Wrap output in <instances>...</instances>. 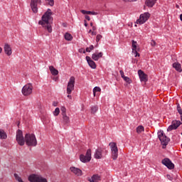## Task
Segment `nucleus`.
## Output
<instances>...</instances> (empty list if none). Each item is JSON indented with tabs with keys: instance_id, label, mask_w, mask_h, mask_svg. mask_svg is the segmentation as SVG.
<instances>
[{
	"instance_id": "nucleus-42",
	"label": "nucleus",
	"mask_w": 182,
	"mask_h": 182,
	"mask_svg": "<svg viewBox=\"0 0 182 182\" xmlns=\"http://www.w3.org/2000/svg\"><path fill=\"white\" fill-rule=\"evenodd\" d=\"M124 2H136L137 0H122Z\"/></svg>"
},
{
	"instance_id": "nucleus-46",
	"label": "nucleus",
	"mask_w": 182,
	"mask_h": 182,
	"mask_svg": "<svg viewBox=\"0 0 182 182\" xmlns=\"http://www.w3.org/2000/svg\"><path fill=\"white\" fill-rule=\"evenodd\" d=\"M93 49H95V46H93V45H91L90 46V50L91 51V50H93Z\"/></svg>"
},
{
	"instance_id": "nucleus-19",
	"label": "nucleus",
	"mask_w": 182,
	"mask_h": 182,
	"mask_svg": "<svg viewBox=\"0 0 182 182\" xmlns=\"http://www.w3.org/2000/svg\"><path fill=\"white\" fill-rule=\"evenodd\" d=\"M172 66L176 72H178L179 73H182L181 64H180V63H173Z\"/></svg>"
},
{
	"instance_id": "nucleus-24",
	"label": "nucleus",
	"mask_w": 182,
	"mask_h": 182,
	"mask_svg": "<svg viewBox=\"0 0 182 182\" xmlns=\"http://www.w3.org/2000/svg\"><path fill=\"white\" fill-rule=\"evenodd\" d=\"M7 137L8 135H6V132L0 129V139H1V140H6Z\"/></svg>"
},
{
	"instance_id": "nucleus-33",
	"label": "nucleus",
	"mask_w": 182,
	"mask_h": 182,
	"mask_svg": "<svg viewBox=\"0 0 182 182\" xmlns=\"http://www.w3.org/2000/svg\"><path fill=\"white\" fill-rule=\"evenodd\" d=\"M60 110H61V114H62V116H65V114H66V107H62L60 108Z\"/></svg>"
},
{
	"instance_id": "nucleus-56",
	"label": "nucleus",
	"mask_w": 182,
	"mask_h": 182,
	"mask_svg": "<svg viewBox=\"0 0 182 182\" xmlns=\"http://www.w3.org/2000/svg\"><path fill=\"white\" fill-rule=\"evenodd\" d=\"M97 46H99V44H97V45L95 46V48H97Z\"/></svg>"
},
{
	"instance_id": "nucleus-18",
	"label": "nucleus",
	"mask_w": 182,
	"mask_h": 182,
	"mask_svg": "<svg viewBox=\"0 0 182 182\" xmlns=\"http://www.w3.org/2000/svg\"><path fill=\"white\" fill-rule=\"evenodd\" d=\"M100 58H103V53L102 52H100L99 53H95L92 55V60L97 61V60H99V59H100Z\"/></svg>"
},
{
	"instance_id": "nucleus-49",
	"label": "nucleus",
	"mask_w": 182,
	"mask_h": 182,
	"mask_svg": "<svg viewBox=\"0 0 182 182\" xmlns=\"http://www.w3.org/2000/svg\"><path fill=\"white\" fill-rule=\"evenodd\" d=\"M84 22H85V26L87 28V21H86V20H84Z\"/></svg>"
},
{
	"instance_id": "nucleus-10",
	"label": "nucleus",
	"mask_w": 182,
	"mask_h": 182,
	"mask_svg": "<svg viewBox=\"0 0 182 182\" xmlns=\"http://www.w3.org/2000/svg\"><path fill=\"white\" fill-rule=\"evenodd\" d=\"M161 164L165 166V167L168 168V170H174L175 166L170 159L164 158L162 159Z\"/></svg>"
},
{
	"instance_id": "nucleus-50",
	"label": "nucleus",
	"mask_w": 182,
	"mask_h": 182,
	"mask_svg": "<svg viewBox=\"0 0 182 182\" xmlns=\"http://www.w3.org/2000/svg\"><path fill=\"white\" fill-rule=\"evenodd\" d=\"M92 28V31H96V26H93Z\"/></svg>"
},
{
	"instance_id": "nucleus-44",
	"label": "nucleus",
	"mask_w": 182,
	"mask_h": 182,
	"mask_svg": "<svg viewBox=\"0 0 182 182\" xmlns=\"http://www.w3.org/2000/svg\"><path fill=\"white\" fill-rule=\"evenodd\" d=\"M80 53H86V51L83 48L79 50Z\"/></svg>"
},
{
	"instance_id": "nucleus-14",
	"label": "nucleus",
	"mask_w": 182,
	"mask_h": 182,
	"mask_svg": "<svg viewBox=\"0 0 182 182\" xmlns=\"http://www.w3.org/2000/svg\"><path fill=\"white\" fill-rule=\"evenodd\" d=\"M85 59L90 66V68H91V69H96L97 66H96V63H95V61L93 60H92V58L90 56H86Z\"/></svg>"
},
{
	"instance_id": "nucleus-5",
	"label": "nucleus",
	"mask_w": 182,
	"mask_h": 182,
	"mask_svg": "<svg viewBox=\"0 0 182 182\" xmlns=\"http://www.w3.org/2000/svg\"><path fill=\"white\" fill-rule=\"evenodd\" d=\"M80 160L82 163H89L92 160V149H87L85 155L80 154Z\"/></svg>"
},
{
	"instance_id": "nucleus-8",
	"label": "nucleus",
	"mask_w": 182,
	"mask_h": 182,
	"mask_svg": "<svg viewBox=\"0 0 182 182\" xmlns=\"http://www.w3.org/2000/svg\"><path fill=\"white\" fill-rule=\"evenodd\" d=\"M33 89V86L32 85V83L26 84L21 90L22 94L23 96H29V95L32 94Z\"/></svg>"
},
{
	"instance_id": "nucleus-23",
	"label": "nucleus",
	"mask_w": 182,
	"mask_h": 182,
	"mask_svg": "<svg viewBox=\"0 0 182 182\" xmlns=\"http://www.w3.org/2000/svg\"><path fill=\"white\" fill-rule=\"evenodd\" d=\"M81 14L83 15H97V13L95 11H86V10H81Z\"/></svg>"
},
{
	"instance_id": "nucleus-3",
	"label": "nucleus",
	"mask_w": 182,
	"mask_h": 182,
	"mask_svg": "<svg viewBox=\"0 0 182 182\" xmlns=\"http://www.w3.org/2000/svg\"><path fill=\"white\" fill-rule=\"evenodd\" d=\"M157 134L158 139H159L161 144L162 145V149H166V147H167V144L170 142V138L166 136V134H164V131L163 130L159 131Z\"/></svg>"
},
{
	"instance_id": "nucleus-21",
	"label": "nucleus",
	"mask_w": 182,
	"mask_h": 182,
	"mask_svg": "<svg viewBox=\"0 0 182 182\" xmlns=\"http://www.w3.org/2000/svg\"><path fill=\"white\" fill-rule=\"evenodd\" d=\"M157 0H146L145 5L148 6V8H153L154 5H156Z\"/></svg>"
},
{
	"instance_id": "nucleus-40",
	"label": "nucleus",
	"mask_w": 182,
	"mask_h": 182,
	"mask_svg": "<svg viewBox=\"0 0 182 182\" xmlns=\"http://www.w3.org/2000/svg\"><path fill=\"white\" fill-rule=\"evenodd\" d=\"M133 53H135V58H137V56H140V53L137 52V50L132 51Z\"/></svg>"
},
{
	"instance_id": "nucleus-20",
	"label": "nucleus",
	"mask_w": 182,
	"mask_h": 182,
	"mask_svg": "<svg viewBox=\"0 0 182 182\" xmlns=\"http://www.w3.org/2000/svg\"><path fill=\"white\" fill-rule=\"evenodd\" d=\"M102 151H103L101 149H96L95 150V153L94 154L95 159H97V160H99V159H102Z\"/></svg>"
},
{
	"instance_id": "nucleus-9",
	"label": "nucleus",
	"mask_w": 182,
	"mask_h": 182,
	"mask_svg": "<svg viewBox=\"0 0 182 182\" xmlns=\"http://www.w3.org/2000/svg\"><path fill=\"white\" fill-rule=\"evenodd\" d=\"M149 18H150V13L149 12L141 14L139 18L136 20V23H139V25H143V23H146V22L149 21Z\"/></svg>"
},
{
	"instance_id": "nucleus-57",
	"label": "nucleus",
	"mask_w": 182,
	"mask_h": 182,
	"mask_svg": "<svg viewBox=\"0 0 182 182\" xmlns=\"http://www.w3.org/2000/svg\"><path fill=\"white\" fill-rule=\"evenodd\" d=\"M91 32H92V30H90V31H89V33H90Z\"/></svg>"
},
{
	"instance_id": "nucleus-28",
	"label": "nucleus",
	"mask_w": 182,
	"mask_h": 182,
	"mask_svg": "<svg viewBox=\"0 0 182 182\" xmlns=\"http://www.w3.org/2000/svg\"><path fill=\"white\" fill-rule=\"evenodd\" d=\"M97 110H99V107H97V105H94L91 107V113H92V114H95Z\"/></svg>"
},
{
	"instance_id": "nucleus-12",
	"label": "nucleus",
	"mask_w": 182,
	"mask_h": 182,
	"mask_svg": "<svg viewBox=\"0 0 182 182\" xmlns=\"http://www.w3.org/2000/svg\"><path fill=\"white\" fill-rule=\"evenodd\" d=\"M138 75L139 76L141 82H144V83H146L149 80V76L147 75V74L144 73L143 70H139Z\"/></svg>"
},
{
	"instance_id": "nucleus-26",
	"label": "nucleus",
	"mask_w": 182,
	"mask_h": 182,
	"mask_svg": "<svg viewBox=\"0 0 182 182\" xmlns=\"http://www.w3.org/2000/svg\"><path fill=\"white\" fill-rule=\"evenodd\" d=\"M64 36L65 41H72V39H73V36H72L69 33H65Z\"/></svg>"
},
{
	"instance_id": "nucleus-37",
	"label": "nucleus",
	"mask_w": 182,
	"mask_h": 182,
	"mask_svg": "<svg viewBox=\"0 0 182 182\" xmlns=\"http://www.w3.org/2000/svg\"><path fill=\"white\" fill-rule=\"evenodd\" d=\"M38 182H48V180L42 176H39Z\"/></svg>"
},
{
	"instance_id": "nucleus-13",
	"label": "nucleus",
	"mask_w": 182,
	"mask_h": 182,
	"mask_svg": "<svg viewBox=\"0 0 182 182\" xmlns=\"http://www.w3.org/2000/svg\"><path fill=\"white\" fill-rule=\"evenodd\" d=\"M38 1L39 0H31V8L34 14H38Z\"/></svg>"
},
{
	"instance_id": "nucleus-48",
	"label": "nucleus",
	"mask_w": 182,
	"mask_h": 182,
	"mask_svg": "<svg viewBox=\"0 0 182 182\" xmlns=\"http://www.w3.org/2000/svg\"><path fill=\"white\" fill-rule=\"evenodd\" d=\"M86 52H88L89 53H90V48L89 47L86 48Z\"/></svg>"
},
{
	"instance_id": "nucleus-32",
	"label": "nucleus",
	"mask_w": 182,
	"mask_h": 182,
	"mask_svg": "<svg viewBox=\"0 0 182 182\" xmlns=\"http://www.w3.org/2000/svg\"><path fill=\"white\" fill-rule=\"evenodd\" d=\"M177 112L178 113H179L180 115L182 114V109H181V106H180V104H177Z\"/></svg>"
},
{
	"instance_id": "nucleus-36",
	"label": "nucleus",
	"mask_w": 182,
	"mask_h": 182,
	"mask_svg": "<svg viewBox=\"0 0 182 182\" xmlns=\"http://www.w3.org/2000/svg\"><path fill=\"white\" fill-rule=\"evenodd\" d=\"M103 38V36L100 34L97 35L96 37V42L97 43H99L100 41V39H102Z\"/></svg>"
},
{
	"instance_id": "nucleus-29",
	"label": "nucleus",
	"mask_w": 182,
	"mask_h": 182,
	"mask_svg": "<svg viewBox=\"0 0 182 182\" xmlns=\"http://www.w3.org/2000/svg\"><path fill=\"white\" fill-rule=\"evenodd\" d=\"M141 132H144V127L139 125L136 128V133L140 134Z\"/></svg>"
},
{
	"instance_id": "nucleus-38",
	"label": "nucleus",
	"mask_w": 182,
	"mask_h": 182,
	"mask_svg": "<svg viewBox=\"0 0 182 182\" xmlns=\"http://www.w3.org/2000/svg\"><path fill=\"white\" fill-rule=\"evenodd\" d=\"M47 1L48 2V5H50V6H53V5H55L54 0H47Z\"/></svg>"
},
{
	"instance_id": "nucleus-35",
	"label": "nucleus",
	"mask_w": 182,
	"mask_h": 182,
	"mask_svg": "<svg viewBox=\"0 0 182 182\" xmlns=\"http://www.w3.org/2000/svg\"><path fill=\"white\" fill-rule=\"evenodd\" d=\"M91 178L92 180H95L96 181V180H100V176L99 175H93Z\"/></svg>"
},
{
	"instance_id": "nucleus-47",
	"label": "nucleus",
	"mask_w": 182,
	"mask_h": 182,
	"mask_svg": "<svg viewBox=\"0 0 182 182\" xmlns=\"http://www.w3.org/2000/svg\"><path fill=\"white\" fill-rule=\"evenodd\" d=\"M53 106H54L55 107H56V106H58V102H53Z\"/></svg>"
},
{
	"instance_id": "nucleus-59",
	"label": "nucleus",
	"mask_w": 182,
	"mask_h": 182,
	"mask_svg": "<svg viewBox=\"0 0 182 182\" xmlns=\"http://www.w3.org/2000/svg\"><path fill=\"white\" fill-rule=\"evenodd\" d=\"M181 134H182V132H181Z\"/></svg>"
},
{
	"instance_id": "nucleus-4",
	"label": "nucleus",
	"mask_w": 182,
	"mask_h": 182,
	"mask_svg": "<svg viewBox=\"0 0 182 182\" xmlns=\"http://www.w3.org/2000/svg\"><path fill=\"white\" fill-rule=\"evenodd\" d=\"M112 151V157L113 160H117L119 156V149H117V144L116 142H110L109 144Z\"/></svg>"
},
{
	"instance_id": "nucleus-11",
	"label": "nucleus",
	"mask_w": 182,
	"mask_h": 182,
	"mask_svg": "<svg viewBox=\"0 0 182 182\" xmlns=\"http://www.w3.org/2000/svg\"><path fill=\"white\" fill-rule=\"evenodd\" d=\"M181 124V121L173 120L171 124L168 127L167 132H171V130H176V129Z\"/></svg>"
},
{
	"instance_id": "nucleus-6",
	"label": "nucleus",
	"mask_w": 182,
	"mask_h": 182,
	"mask_svg": "<svg viewBox=\"0 0 182 182\" xmlns=\"http://www.w3.org/2000/svg\"><path fill=\"white\" fill-rule=\"evenodd\" d=\"M73 89H75V77H70L67 87V93L68 95L67 97L72 99V95H70L72 93V90H73Z\"/></svg>"
},
{
	"instance_id": "nucleus-2",
	"label": "nucleus",
	"mask_w": 182,
	"mask_h": 182,
	"mask_svg": "<svg viewBox=\"0 0 182 182\" xmlns=\"http://www.w3.org/2000/svg\"><path fill=\"white\" fill-rule=\"evenodd\" d=\"M25 141L26 146L29 147H35L38 144V141H36V136L33 134H26Z\"/></svg>"
},
{
	"instance_id": "nucleus-34",
	"label": "nucleus",
	"mask_w": 182,
	"mask_h": 182,
	"mask_svg": "<svg viewBox=\"0 0 182 182\" xmlns=\"http://www.w3.org/2000/svg\"><path fill=\"white\" fill-rule=\"evenodd\" d=\"M124 80L127 82V83H132V80H130V78L129 77H124Z\"/></svg>"
},
{
	"instance_id": "nucleus-1",
	"label": "nucleus",
	"mask_w": 182,
	"mask_h": 182,
	"mask_svg": "<svg viewBox=\"0 0 182 182\" xmlns=\"http://www.w3.org/2000/svg\"><path fill=\"white\" fill-rule=\"evenodd\" d=\"M53 14L52 10L50 9H48L47 11H46L42 16L41 20L38 21V25H41L43 28L47 29L49 33H52V26L49 21H50V19H53V18H52Z\"/></svg>"
},
{
	"instance_id": "nucleus-43",
	"label": "nucleus",
	"mask_w": 182,
	"mask_h": 182,
	"mask_svg": "<svg viewBox=\"0 0 182 182\" xmlns=\"http://www.w3.org/2000/svg\"><path fill=\"white\" fill-rule=\"evenodd\" d=\"M151 46H156V41L154 40H151Z\"/></svg>"
},
{
	"instance_id": "nucleus-25",
	"label": "nucleus",
	"mask_w": 182,
	"mask_h": 182,
	"mask_svg": "<svg viewBox=\"0 0 182 182\" xmlns=\"http://www.w3.org/2000/svg\"><path fill=\"white\" fill-rule=\"evenodd\" d=\"M132 52H134V50H137V41L132 40Z\"/></svg>"
},
{
	"instance_id": "nucleus-31",
	"label": "nucleus",
	"mask_w": 182,
	"mask_h": 182,
	"mask_svg": "<svg viewBox=\"0 0 182 182\" xmlns=\"http://www.w3.org/2000/svg\"><path fill=\"white\" fill-rule=\"evenodd\" d=\"M59 113H60V109L58 107L55 108V111L53 112L54 116H59Z\"/></svg>"
},
{
	"instance_id": "nucleus-55",
	"label": "nucleus",
	"mask_w": 182,
	"mask_h": 182,
	"mask_svg": "<svg viewBox=\"0 0 182 182\" xmlns=\"http://www.w3.org/2000/svg\"><path fill=\"white\" fill-rule=\"evenodd\" d=\"M90 26H92V27L93 26V23H92V22L90 23Z\"/></svg>"
},
{
	"instance_id": "nucleus-22",
	"label": "nucleus",
	"mask_w": 182,
	"mask_h": 182,
	"mask_svg": "<svg viewBox=\"0 0 182 182\" xmlns=\"http://www.w3.org/2000/svg\"><path fill=\"white\" fill-rule=\"evenodd\" d=\"M49 69H50V72L53 75V76H57V75H58L59 71H58V70H56V68H55V67H53V65H50L49 67Z\"/></svg>"
},
{
	"instance_id": "nucleus-17",
	"label": "nucleus",
	"mask_w": 182,
	"mask_h": 182,
	"mask_svg": "<svg viewBox=\"0 0 182 182\" xmlns=\"http://www.w3.org/2000/svg\"><path fill=\"white\" fill-rule=\"evenodd\" d=\"M70 171L72 173H74V174H76V176H82V170L79 168H76L75 166H72L70 168Z\"/></svg>"
},
{
	"instance_id": "nucleus-54",
	"label": "nucleus",
	"mask_w": 182,
	"mask_h": 182,
	"mask_svg": "<svg viewBox=\"0 0 182 182\" xmlns=\"http://www.w3.org/2000/svg\"><path fill=\"white\" fill-rule=\"evenodd\" d=\"M0 53H2V48L0 47Z\"/></svg>"
},
{
	"instance_id": "nucleus-39",
	"label": "nucleus",
	"mask_w": 182,
	"mask_h": 182,
	"mask_svg": "<svg viewBox=\"0 0 182 182\" xmlns=\"http://www.w3.org/2000/svg\"><path fill=\"white\" fill-rule=\"evenodd\" d=\"M119 73L121 75V77H122V79H124V77H126V76L124 75V72H123V70H120Z\"/></svg>"
},
{
	"instance_id": "nucleus-58",
	"label": "nucleus",
	"mask_w": 182,
	"mask_h": 182,
	"mask_svg": "<svg viewBox=\"0 0 182 182\" xmlns=\"http://www.w3.org/2000/svg\"><path fill=\"white\" fill-rule=\"evenodd\" d=\"M179 6H178V4H176V8H178Z\"/></svg>"
},
{
	"instance_id": "nucleus-16",
	"label": "nucleus",
	"mask_w": 182,
	"mask_h": 182,
	"mask_svg": "<svg viewBox=\"0 0 182 182\" xmlns=\"http://www.w3.org/2000/svg\"><path fill=\"white\" fill-rule=\"evenodd\" d=\"M39 177H40L39 175L33 173L28 176V180L30 182H38Z\"/></svg>"
},
{
	"instance_id": "nucleus-15",
	"label": "nucleus",
	"mask_w": 182,
	"mask_h": 182,
	"mask_svg": "<svg viewBox=\"0 0 182 182\" xmlns=\"http://www.w3.org/2000/svg\"><path fill=\"white\" fill-rule=\"evenodd\" d=\"M4 52L7 56H11L12 55V48L11 46L8 43H5L4 45Z\"/></svg>"
},
{
	"instance_id": "nucleus-53",
	"label": "nucleus",
	"mask_w": 182,
	"mask_h": 182,
	"mask_svg": "<svg viewBox=\"0 0 182 182\" xmlns=\"http://www.w3.org/2000/svg\"><path fill=\"white\" fill-rule=\"evenodd\" d=\"M180 20L181 21V22H182V14H180Z\"/></svg>"
},
{
	"instance_id": "nucleus-41",
	"label": "nucleus",
	"mask_w": 182,
	"mask_h": 182,
	"mask_svg": "<svg viewBox=\"0 0 182 182\" xmlns=\"http://www.w3.org/2000/svg\"><path fill=\"white\" fill-rule=\"evenodd\" d=\"M166 177L168 180H171V181L173 180V177H171V175L167 174Z\"/></svg>"
},
{
	"instance_id": "nucleus-45",
	"label": "nucleus",
	"mask_w": 182,
	"mask_h": 182,
	"mask_svg": "<svg viewBox=\"0 0 182 182\" xmlns=\"http://www.w3.org/2000/svg\"><path fill=\"white\" fill-rule=\"evenodd\" d=\"M85 19H87V21H90V16L86 15V16H85Z\"/></svg>"
},
{
	"instance_id": "nucleus-27",
	"label": "nucleus",
	"mask_w": 182,
	"mask_h": 182,
	"mask_svg": "<svg viewBox=\"0 0 182 182\" xmlns=\"http://www.w3.org/2000/svg\"><path fill=\"white\" fill-rule=\"evenodd\" d=\"M63 122L65 124H68V123L70 122L69 119V117L66 116V114L63 115Z\"/></svg>"
},
{
	"instance_id": "nucleus-52",
	"label": "nucleus",
	"mask_w": 182,
	"mask_h": 182,
	"mask_svg": "<svg viewBox=\"0 0 182 182\" xmlns=\"http://www.w3.org/2000/svg\"><path fill=\"white\" fill-rule=\"evenodd\" d=\"M92 36H95V35H96V32H95V31H92Z\"/></svg>"
},
{
	"instance_id": "nucleus-51",
	"label": "nucleus",
	"mask_w": 182,
	"mask_h": 182,
	"mask_svg": "<svg viewBox=\"0 0 182 182\" xmlns=\"http://www.w3.org/2000/svg\"><path fill=\"white\" fill-rule=\"evenodd\" d=\"M38 4H40V5H41V4H42V1L41 0H38Z\"/></svg>"
},
{
	"instance_id": "nucleus-7",
	"label": "nucleus",
	"mask_w": 182,
	"mask_h": 182,
	"mask_svg": "<svg viewBox=\"0 0 182 182\" xmlns=\"http://www.w3.org/2000/svg\"><path fill=\"white\" fill-rule=\"evenodd\" d=\"M16 140L19 146H24L26 141L23 138V132L21 129H18L16 132Z\"/></svg>"
},
{
	"instance_id": "nucleus-30",
	"label": "nucleus",
	"mask_w": 182,
	"mask_h": 182,
	"mask_svg": "<svg viewBox=\"0 0 182 182\" xmlns=\"http://www.w3.org/2000/svg\"><path fill=\"white\" fill-rule=\"evenodd\" d=\"M102 90V89H100V87H95L93 88V95L94 96H96V92H100Z\"/></svg>"
}]
</instances>
